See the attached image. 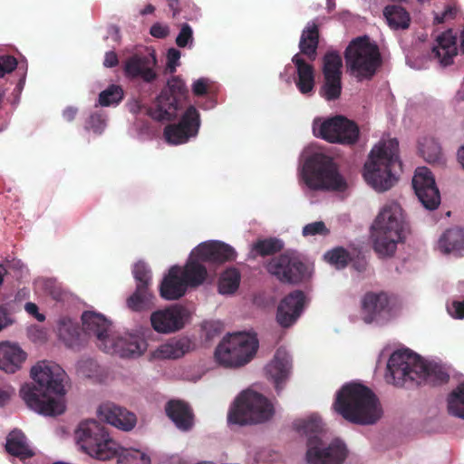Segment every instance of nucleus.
Here are the masks:
<instances>
[{
    "label": "nucleus",
    "instance_id": "obj_1",
    "mask_svg": "<svg viewBox=\"0 0 464 464\" xmlns=\"http://www.w3.org/2000/svg\"><path fill=\"white\" fill-rule=\"evenodd\" d=\"M35 383L25 384L20 393L26 405L45 416H57L65 411L63 401L53 395H63L65 372L53 362H39L31 370Z\"/></svg>",
    "mask_w": 464,
    "mask_h": 464
},
{
    "label": "nucleus",
    "instance_id": "obj_2",
    "mask_svg": "<svg viewBox=\"0 0 464 464\" xmlns=\"http://www.w3.org/2000/svg\"><path fill=\"white\" fill-rule=\"evenodd\" d=\"M334 408L343 419L356 424H373L382 416L377 396L361 383L343 385L336 394Z\"/></svg>",
    "mask_w": 464,
    "mask_h": 464
},
{
    "label": "nucleus",
    "instance_id": "obj_3",
    "mask_svg": "<svg viewBox=\"0 0 464 464\" xmlns=\"http://www.w3.org/2000/svg\"><path fill=\"white\" fill-rule=\"evenodd\" d=\"M294 425L298 432L307 437L306 460L309 464H342L344 461L347 457L345 444L338 439L328 444L324 441L320 417L311 415L295 420Z\"/></svg>",
    "mask_w": 464,
    "mask_h": 464
},
{
    "label": "nucleus",
    "instance_id": "obj_4",
    "mask_svg": "<svg viewBox=\"0 0 464 464\" xmlns=\"http://www.w3.org/2000/svg\"><path fill=\"white\" fill-rule=\"evenodd\" d=\"M363 169L365 180L375 190L382 192L393 187L397 181L396 169H401L398 140H381L372 149Z\"/></svg>",
    "mask_w": 464,
    "mask_h": 464
},
{
    "label": "nucleus",
    "instance_id": "obj_5",
    "mask_svg": "<svg viewBox=\"0 0 464 464\" xmlns=\"http://www.w3.org/2000/svg\"><path fill=\"white\" fill-rule=\"evenodd\" d=\"M111 323L102 314L89 308V333L92 332L98 340L99 348L106 353L117 354L121 358L140 356L147 350L146 341L135 334L116 336L110 334Z\"/></svg>",
    "mask_w": 464,
    "mask_h": 464
},
{
    "label": "nucleus",
    "instance_id": "obj_6",
    "mask_svg": "<svg viewBox=\"0 0 464 464\" xmlns=\"http://www.w3.org/2000/svg\"><path fill=\"white\" fill-rule=\"evenodd\" d=\"M373 249L381 256H392L403 238L402 208L396 202L383 206L372 224Z\"/></svg>",
    "mask_w": 464,
    "mask_h": 464
},
{
    "label": "nucleus",
    "instance_id": "obj_7",
    "mask_svg": "<svg viewBox=\"0 0 464 464\" xmlns=\"http://www.w3.org/2000/svg\"><path fill=\"white\" fill-rule=\"evenodd\" d=\"M303 179L312 190L344 192L348 188L333 158L316 153L308 158L303 168Z\"/></svg>",
    "mask_w": 464,
    "mask_h": 464
},
{
    "label": "nucleus",
    "instance_id": "obj_8",
    "mask_svg": "<svg viewBox=\"0 0 464 464\" xmlns=\"http://www.w3.org/2000/svg\"><path fill=\"white\" fill-rule=\"evenodd\" d=\"M346 66L359 82L371 80L382 64L378 45L366 35L353 39L344 52Z\"/></svg>",
    "mask_w": 464,
    "mask_h": 464
},
{
    "label": "nucleus",
    "instance_id": "obj_9",
    "mask_svg": "<svg viewBox=\"0 0 464 464\" xmlns=\"http://www.w3.org/2000/svg\"><path fill=\"white\" fill-rule=\"evenodd\" d=\"M274 414L273 405L262 394L246 391L236 399L227 414L231 424L246 425L261 423Z\"/></svg>",
    "mask_w": 464,
    "mask_h": 464
},
{
    "label": "nucleus",
    "instance_id": "obj_10",
    "mask_svg": "<svg viewBox=\"0 0 464 464\" xmlns=\"http://www.w3.org/2000/svg\"><path fill=\"white\" fill-rule=\"evenodd\" d=\"M258 342L246 333H235L224 337L215 351L216 361L225 367H239L256 354Z\"/></svg>",
    "mask_w": 464,
    "mask_h": 464
},
{
    "label": "nucleus",
    "instance_id": "obj_11",
    "mask_svg": "<svg viewBox=\"0 0 464 464\" xmlns=\"http://www.w3.org/2000/svg\"><path fill=\"white\" fill-rule=\"evenodd\" d=\"M387 369L397 386H402L408 381L417 383L420 376L428 372L421 357L409 349L393 352L389 358Z\"/></svg>",
    "mask_w": 464,
    "mask_h": 464
},
{
    "label": "nucleus",
    "instance_id": "obj_12",
    "mask_svg": "<svg viewBox=\"0 0 464 464\" xmlns=\"http://www.w3.org/2000/svg\"><path fill=\"white\" fill-rule=\"evenodd\" d=\"M167 89L161 91L153 107L149 109V115L159 121H171L177 116L179 103L185 98L188 90L179 76H172L167 82Z\"/></svg>",
    "mask_w": 464,
    "mask_h": 464
},
{
    "label": "nucleus",
    "instance_id": "obj_13",
    "mask_svg": "<svg viewBox=\"0 0 464 464\" xmlns=\"http://www.w3.org/2000/svg\"><path fill=\"white\" fill-rule=\"evenodd\" d=\"M314 131L317 137L328 142L346 145L354 144L360 133L354 121L341 115L324 121Z\"/></svg>",
    "mask_w": 464,
    "mask_h": 464
},
{
    "label": "nucleus",
    "instance_id": "obj_14",
    "mask_svg": "<svg viewBox=\"0 0 464 464\" xmlns=\"http://www.w3.org/2000/svg\"><path fill=\"white\" fill-rule=\"evenodd\" d=\"M266 269L283 283L298 284L307 276L306 265L297 256L286 253L273 257Z\"/></svg>",
    "mask_w": 464,
    "mask_h": 464
},
{
    "label": "nucleus",
    "instance_id": "obj_15",
    "mask_svg": "<svg viewBox=\"0 0 464 464\" xmlns=\"http://www.w3.org/2000/svg\"><path fill=\"white\" fill-rule=\"evenodd\" d=\"M200 124L199 111L195 106L189 105L178 123L165 127L164 137L172 145L186 143L198 135Z\"/></svg>",
    "mask_w": 464,
    "mask_h": 464
},
{
    "label": "nucleus",
    "instance_id": "obj_16",
    "mask_svg": "<svg viewBox=\"0 0 464 464\" xmlns=\"http://www.w3.org/2000/svg\"><path fill=\"white\" fill-rule=\"evenodd\" d=\"M189 316L188 308L175 304L153 312L150 315V323L157 333L171 334L182 329Z\"/></svg>",
    "mask_w": 464,
    "mask_h": 464
},
{
    "label": "nucleus",
    "instance_id": "obj_17",
    "mask_svg": "<svg viewBox=\"0 0 464 464\" xmlns=\"http://www.w3.org/2000/svg\"><path fill=\"white\" fill-rule=\"evenodd\" d=\"M362 320L366 324L388 321L392 315L391 296L385 292H367L361 302Z\"/></svg>",
    "mask_w": 464,
    "mask_h": 464
},
{
    "label": "nucleus",
    "instance_id": "obj_18",
    "mask_svg": "<svg viewBox=\"0 0 464 464\" xmlns=\"http://www.w3.org/2000/svg\"><path fill=\"white\" fill-rule=\"evenodd\" d=\"M412 187L419 200L427 209H436L440 203V191L431 171L426 167L418 168L412 178Z\"/></svg>",
    "mask_w": 464,
    "mask_h": 464
},
{
    "label": "nucleus",
    "instance_id": "obj_19",
    "mask_svg": "<svg viewBox=\"0 0 464 464\" xmlns=\"http://www.w3.org/2000/svg\"><path fill=\"white\" fill-rule=\"evenodd\" d=\"M157 59L154 52L135 53L125 61L124 72L130 79H141L150 83L157 79L155 67Z\"/></svg>",
    "mask_w": 464,
    "mask_h": 464
},
{
    "label": "nucleus",
    "instance_id": "obj_20",
    "mask_svg": "<svg viewBox=\"0 0 464 464\" xmlns=\"http://www.w3.org/2000/svg\"><path fill=\"white\" fill-rule=\"evenodd\" d=\"M92 423L95 425L97 431H92L89 427V456L99 460L117 457L121 446L110 437L104 428H100L94 420Z\"/></svg>",
    "mask_w": 464,
    "mask_h": 464
},
{
    "label": "nucleus",
    "instance_id": "obj_21",
    "mask_svg": "<svg viewBox=\"0 0 464 464\" xmlns=\"http://www.w3.org/2000/svg\"><path fill=\"white\" fill-rule=\"evenodd\" d=\"M97 417L101 421L107 422L121 430H131L136 423V415L126 408L106 401L97 408Z\"/></svg>",
    "mask_w": 464,
    "mask_h": 464
},
{
    "label": "nucleus",
    "instance_id": "obj_22",
    "mask_svg": "<svg viewBox=\"0 0 464 464\" xmlns=\"http://www.w3.org/2000/svg\"><path fill=\"white\" fill-rule=\"evenodd\" d=\"M305 303V295L301 290H295L285 296L278 304L276 321L284 328L294 324L300 317Z\"/></svg>",
    "mask_w": 464,
    "mask_h": 464
},
{
    "label": "nucleus",
    "instance_id": "obj_23",
    "mask_svg": "<svg viewBox=\"0 0 464 464\" xmlns=\"http://www.w3.org/2000/svg\"><path fill=\"white\" fill-rule=\"evenodd\" d=\"M193 254L202 262L213 264L231 262L237 257L236 250L221 241L201 243L193 250Z\"/></svg>",
    "mask_w": 464,
    "mask_h": 464
},
{
    "label": "nucleus",
    "instance_id": "obj_24",
    "mask_svg": "<svg viewBox=\"0 0 464 464\" xmlns=\"http://www.w3.org/2000/svg\"><path fill=\"white\" fill-rule=\"evenodd\" d=\"M266 370L275 384L276 392L279 394L291 374L292 358L290 354L283 348L277 349L274 359L266 366Z\"/></svg>",
    "mask_w": 464,
    "mask_h": 464
},
{
    "label": "nucleus",
    "instance_id": "obj_25",
    "mask_svg": "<svg viewBox=\"0 0 464 464\" xmlns=\"http://www.w3.org/2000/svg\"><path fill=\"white\" fill-rule=\"evenodd\" d=\"M180 272V266H172L163 277L160 285V295L163 299L178 300L186 294L188 285Z\"/></svg>",
    "mask_w": 464,
    "mask_h": 464
},
{
    "label": "nucleus",
    "instance_id": "obj_26",
    "mask_svg": "<svg viewBox=\"0 0 464 464\" xmlns=\"http://www.w3.org/2000/svg\"><path fill=\"white\" fill-rule=\"evenodd\" d=\"M165 411L179 430L188 431L193 427L194 415L188 403L171 400L166 404Z\"/></svg>",
    "mask_w": 464,
    "mask_h": 464
},
{
    "label": "nucleus",
    "instance_id": "obj_27",
    "mask_svg": "<svg viewBox=\"0 0 464 464\" xmlns=\"http://www.w3.org/2000/svg\"><path fill=\"white\" fill-rule=\"evenodd\" d=\"M26 353L16 344L8 342L0 344V369L14 373L21 368Z\"/></svg>",
    "mask_w": 464,
    "mask_h": 464
},
{
    "label": "nucleus",
    "instance_id": "obj_28",
    "mask_svg": "<svg viewBox=\"0 0 464 464\" xmlns=\"http://www.w3.org/2000/svg\"><path fill=\"white\" fill-rule=\"evenodd\" d=\"M292 62L296 68L297 78L295 85L302 94H307L313 92L315 83L314 68L312 64L305 62L300 53L293 56Z\"/></svg>",
    "mask_w": 464,
    "mask_h": 464
},
{
    "label": "nucleus",
    "instance_id": "obj_29",
    "mask_svg": "<svg viewBox=\"0 0 464 464\" xmlns=\"http://www.w3.org/2000/svg\"><path fill=\"white\" fill-rule=\"evenodd\" d=\"M431 53L443 66L453 63V58L457 55V44L456 37L450 30L438 36L437 44L433 47Z\"/></svg>",
    "mask_w": 464,
    "mask_h": 464
},
{
    "label": "nucleus",
    "instance_id": "obj_30",
    "mask_svg": "<svg viewBox=\"0 0 464 464\" xmlns=\"http://www.w3.org/2000/svg\"><path fill=\"white\" fill-rule=\"evenodd\" d=\"M59 335L68 347L78 350L84 341L86 332L78 322L63 318L59 324Z\"/></svg>",
    "mask_w": 464,
    "mask_h": 464
},
{
    "label": "nucleus",
    "instance_id": "obj_31",
    "mask_svg": "<svg viewBox=\"0 0 464 464\" xmlns=\"http://www.w3.org/2000/svg\"><path fill=\"white\" fill-rule=\"evenodd\" d=\"M200 262L202 261L192 251L184 268L181 269L180 275L188 286L200 285L208 276L206 266Z\"/></svg>",
    "mask_w": 464,
    "mask_h": 464
},
{
    "label": "nucleus",
    "instance_id": "obj_32",
    "mask_svg": "<svg viewBox=\"0 0 464 464\" xmlns=\"http://www.w3.org/2000/svg\"><path fill=\"white\" fill-rule=\"evenodd\" d=\"M439 249L444 254L464 251V231L459 227L447 229L438 241Z\"/></svg>",
    "mask_w": 464,
    "mask_h": 464
},
{
    "label": "nucleus",
    "instance_id": "obj_33",
    "mask_svg": "<svg viewBox=\"0 0 464 464\" xmlns=\"http://www.w3.org/2000/svg\"><path fill=\"white\" fill-rule=\"evenodd\" d=\"M319 44V30L315 24L308 25L300 37L299 48L301 53L305 55L310 61H314L317 56V48Z\"/></svg>",
    "mask_w": 464,
    "mask_h": 464
},
{
    "label": "nucleus",
    "instance_id": "obj_34",
    "mask_svg": "<svg viewBox=\"0 0 464 464\" xmlns=\"http://www.w3.org/2000/svg\"><path fill=\"white\" fill-rule=\"evenodd\" d=\"M6 451L21 459H28L34 456L33 450L26 443V438L21 431L14 430L9 433L5 444Z\"/></svg>",
    "mask_w": 464,
    "mask_h": 464
},
{
    "label": "nucleus",
    "instance_id": "obj_35",
    "mask_svg": "<svg viewBox=\"0 0 464 464\" xmlns=\"http://www.w3.org/2000/svg\"><path fill=\"white\" fill-rule=\"evenodd\" d=\"M389 26L394 30L409 28L411 16L407 10L397 5H387L383 10Z\"/></svg>",
    "mask_w": 464,
    "mask_h": 464
},
{
    "label": "nucleus",
    "instance_id": "obj_36",
    "mask_svg": "<svg viewBox=\"0 0 464 464\" xmlns=\"http://www.w3.org/2000/svg\"><path fill=\"white\" fill-rule=\"evenodd\" d=\"M190 348V342L187 338L171 340L160 345L157 351V356L162 359H178L182 357Z\"/></svg>",
    "mask_w": 464,
    "mask_h": 464
},
{
    "label": "nucleus",
    "instance_id": "obj_37",
    "mask_svg": "<svg viewBox=\"0 0 464 464\" xmlns=\"http://www.w3.org/2000/svg\"><path fill=\"white\" fill-rule=\"evenodd\" d=\"M154 295L150 287L136 286L135 292L127 299L128 307L135 312L151 309Z\"/></svg>",
    "mask_w": 464,
    "mask_h": 464
},
{
    "label": "nucleus",
    "instance_id": "obj_38",
    "mask_svg": "<svg viewBox=\"0 0 464 464\" xmlns=\"http://www.w3.org/2000/svg\"><path fill=\"white\" fill-rule=\"evenodd\" d=\"M240 272L235 268H228L224 271L218 280V292L222 295L235 293L240 284Z\"/></svg>",
    "mask_w": 464,
    "mask_h": 464
},
{
    "label": "nucleus",
    "instance_id": "obj_39",
    "mask_svg": "<svg viewBox=\"0 0 464 464\" xmlns=\"http://www.w3.org/2000/svg\"><path fill=\"white\" fill-rule=\"evenodd\" d=\"M447 403L450 415L464 420V382L459 384L449 394Z\"/></svg>",
    "mask_w": 464,
    "mask_h": 464
},
{
    "label": "nucleus",
    "instance_id": "obj_40",
    "mask_svg": "<svg viewBox=\"0 0 464 464\" xmlns=\"http://www.w3.org/2000/svg\"><path fill=\"white\" fill-rule=\"evenodd\" d=\"M283 247L284 244L281 240L275 237H269L256 240L252 245L251 252L255 256H266L280 252Z\"/></svg>",
    "mask_w": 464,
    "mask_h": 464
},
{
    "label": "nucleus",
    "instance_id": "obj_41",
    "mask_svg": "<svg viewBox=\"0 0 464 464\" xmlns=\"http://www.w3.org/2000/svg\"><path fill=\"white\" fill-rule=\"evenodd\" d=\"M343 60L336 51H328L323 57V75L342 76Z\"/></svg>",
    "mask_w": 464,
    "mask_h": 464
},
{
    "label": "nucleus",
    "instance_id": "obj_42",
    "mask_svg": "<svg viewBox=\"0 0 464 464\" xmlns=\"http://www.w3.org/2000/svg\"><path fill=\"white\" fill-rule=\"evenodd\" d=\"M118 464H150V458L136 449L120 448L117 454Z\"/></svg>",
    "mask_w": 464,
    "mask_h": 464
},
{
    "label": "nucleus",
    "instance_id": "obj_43",
    "mask_svg": "<svg viewBox=\"0 0 464 464\" xmlns=\"http://www.w3.org/2000/svg\"><path fill=\"white\" fill-rule=\"evenodd\" d=\"M342 93V76L324 77L323 85L320 88V95L326 101H335Z\"/></svg>",
    "mask_w": 464,
    "mask_h": 464
},
{
    "label": "nucleus",
    "instance_id": "obj_44",
    "mask_svg": "<svg viewBox=\"0 0 464 464\" xmlns=\"http://www.w3.org/2000/svg\"><path fill=\"white\" fill-rule=\"evenodd\" d=\"M419 150L427 162L435 163L440 160L441 149L434 138H424L420 141Z\"/></svg>",
    "mask_w": 464,
    "mask_h": 464
},
{
    "label": "nucleus",
    "instance_id": "obj_45",
    "mask_svg": "<svg viewBox=\"0 0 464 464\" xmlns=\"http://www.w3.org/2000/svg\"><path fill=\"white\" fill-rule=\"evenodd\" d=\"M124 98V92L121 86L117 84L109 85L99 94V104L101 106L118 105Z\"/></svg>",
    "mask_w": 464,
    "mask_h": 464
},
{
    "label": "nucleus",
    "instance_id": "obj_46",
    "mask_svg": "<svg viewBox=\"0 0 464 464\" xmlns=\"http://www.w3.org/2000/svg\"><path fill=\"white\" fill-rule=\"evenodd\" d=\"M324 259L338 269L347 266L351 261V255L343 246L334 247L324 254Z\"/></svg>",
    "mask_w": 464,
    "mask_h": 464
},
{
    "label": "nucleus",
    "instance_id": "obj_47",
    "mask_svg": "<svg viewBox=\"0 0 464 464\" xmlns=\"http://www.w3.org/2000/svg\"><path fill=\"white\" fill-rule=\"evenodd\" d=\"M425 366L427 368V374L424 376H420L417 384H420L422 382H436V383H444L449 381V374L442 371L437 365H432L430 363L425 362Z\"/></svg>",
    "mask_w": 464,
    "mask_h": 464
},
{
    "label": "nucleus",
    "instance_id": "obj_48",
    "mask_svg": "<svg viewBox=\"0 0 464 464\" xmlns=\"http://www.w3.org/2000/svg\"><path fill=\"white\" fill-rule=\"evenodd\" d=\"M133 276L136 280V286L150 287L151 282V272L143 262L135 264L132 270Z\"/></svg>",
    "mask_w": 464,
    "mask_h": 464
},
{
    "label": "nucleus",
    "instance_id": "obj_49",
    "mask_svg": "<svg viewBox=\"0 0 464 464\" xmlns=\"http://www.w3.org/2000/svg\"><path fill=\"white\" fill-rule=\"evenodd\" d=\"M302 233L304 237L316 235L326 236L330 233V231L323 221H315L305 225L303 227Z\"/></svg>",
    "mask_w": 464,
    "mask_h": 464
},
{
    "label": "nucleus",
    "instance_id": "obj_50",
    "mask_svg": "<svg viewBox=\"0 0 464 464\" xmlns=\"http://www.w3.org/2000/svg\"><path fill=\"white\" fill-rule=\"evenodd\" d=\"M106 126V116L102 111H96L92 113L89 118V128H91L95 133H102Z\"/></svg>",
    "mask_w": 464,
    "mask_h": 464
},
{
    "label": "nucleus",
    "instance_id": "obj_51",
    "mask_svg": "<svg viewBox=\"0 0 464 464\" xmlns=\"http://www.w3.org/2000/svg\"><path fill=\"white\" fill-rule=\"evenodd\" d=\"M76 444L83 453H87V420H82L75 430Z\"/></svg>",
    "mask_w": 464,
    "mask_h": 464
},
{
    "label": "nucleus",
    "instance_id": "obj_52",
    "mask_svg": "<svg viewBox=\"0 0 464 464\" xmlns=\"http://www.w3.org/2000/svg\"><path fill=\"white\" fill-rule=\"evenodd\" d=\"M193 39V31L189 24H183L176 38V44L179 47H186Z\"/></svg>",
    "mask_w": 464,
    "mask_h": 464
},
{
    "label": "nucleus",
    "instance_id": "obj_53",
    "mask_svg": "<svg viewBox=\"0 0 464 464\" xmlns=\"http://www.w3.org/2000/svg\"><path fill=\"white\" fill-rule=\"evenodd\" d=\"M17 66V60L12 55L0 56V77L12 72Z\"/></svg>",
    "mask_w": 464,
    "mask_h": 464
},
{
    "label": "nucleus",
    "instance_id": "obj_54",
    "mask_svg": "<svg viewBox=\"0 0 464 464\" xmlns=\"http://www.w3.org/2000/svg\"><path fill=\"white\" fill-rule=\"evenodd\" d=\"M180 59V52L175 48H170L167 53V68L166 70L169 73H174L176 72V68L179 65V61Z\"/></svg>",
    "mask_w": 464,
    "mask_h": 464
},
{
    "label": "nucleus",
    "instance_id": "obj_55",
    "mask_svg": "<svg viewBox=\"0 0 464 464\" xmlns=\"http://www.w3.org/2000/svg\"><path fill=\"white\" fill-rule=\"evenodd\" d=\"M203 330L206 332L207 339H212L221 334L223 325L220 322L209 321L205 322L202 325Z\"/></svg>",
    "mask_w": 464,
    "mask_h": 464
},
{
    "label": "nucleus",
    "instance_id": "obj_56",
    "mask_svg": "<svg viewBox=\"0 0 464 464\" xmlns=\"http://www.w3.org/2000/svg\"><path fill=\"white\" fill-rule=\"evenodd\" d=\"M449 313L455 318H464V298L461 301L454 300L448 305Z\"/></svg>",
    "mask_w": 464,
    "mask_h": 464
},
{
    "label": "nucleus",
    "instance_id": "obj_57",
    "mask_svg": "<svg viewBox=\"0 0 464 464\" xmlns=\"http://www.w3.org/2000/svg\"><path fill=\"white\" fill-rule=\"evenodd\" d=\"M150 34L159 39H164L169 34V28L160 23L154 24L150 30Z\"/></svg>",
    "mask_w": 464,
    "mask_h": 464
},
{
    "label": "nucleus",
    "instance_id": "obj_58",
    "mask_svg": "<svg viewBox=\"0 0 464 464\" xmlns=\"http://www.w3.org/2000/svg\"><path fill=\"white\" fill-rule=\"evenodd\" d=\"M208 81L205 78L197 80L192 86V92L196 96H203L208 92Z\"/></svg>",
    "mask_w": 464,
    "mask_h": 464
},
{
    "label": "nucleus",
    "instance_id": "obj_59",
    "mask_svg": "<svg viewBox=\"0 0 464 464\" xmlns=\"http://www.w3.org/2000/svg\"><path fill=\"white\" fill-rule=\"evenodd\" d=\"M24 310L32 316H34L38 322H44L45 320V316L39 313L38 306L32 302H28L24 305Z\"/></svg>",
    "mask_w": 464,
    "mask_h": 464
},
{
    "label": "nucleus",
    "instance_id": "obj_60",
    "mask_svg": "<svg viewBox=\"0 0 464 464\" xmlns=\"http://www.w3.org/2000/svg\"><path fill=\"white\" fill-rule=\"evenodd\" d=\"M118 56L114 52H108L105 54L103 64L106 67L111 68L118 64Z\"/></svg>",
    "mask_w": 464,
    "mask_h": 464
},
{
    "label": "nucleus",
    "instance_id": "obj_61",
    "mask_svg": "<svg viewBox=\"0 0 464 464\" xmlns=\"http://www.w3.org/2000/svg\"><path fill=\"white\" fill-rule=\"evenodd\" d=\"M78 110L74 107H68L63 111V116L67 121H72L75 119Z\"/></svg>",
    "mask_w": 464,
    "mask_h": 464
},
{
    "label": "nucleus",
    "instance_id": "obj_62",
    "mask_svg": "<svg viewBox=\"0 0 464 464\" xmlns=\"http://www.w3.org/2000/svg\"><path fill=\"white\" fill-rule=\"evenodd\" d=\"M442 14H443V16H447V18H449V17L453 18V17L455 16V11H454V9H453L451 6H450V5H448V6L445 8V10L442 12Z\"/></svg>",
    "mask_w": 464,
    "mask_h": 464
},
{
    "label": "nucleus",
    "instance_id": "obj_63",
    "mask_svg": "<svg viewBox=\"0 0 464 464\" xmlns=\"http://www.w3.org/2000/svg\"><path fill=\"white\" fill-rule=\"evenodd\" d=\"M458 160L464 169V145L458 150Z\"/></svg>",
    "mask_w": 464,
    "mask_h": 464
},
{
    "label": "nucleus",
    "instance_id": "obj_64",
    "mask_svg": "<svg viewBox=\"0 0 464 464\" xmlns=\"http://www.w3.org/2000/svg\"><path fill=\"white\" fill-rule=\"evenodd\" d=\"M155 11V7L154 5L149 4L147 5L143 10L141 11V14H152L153 12Z\"/></svg>",
    "mask_w": 464,
    "mask_h": 464
}]
</instances>
